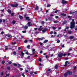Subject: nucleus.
Here are the masks:
<instances>
[{
    "instance_id": "nucleus-53",
    "label": "nucleus",
    "mask_w": 77,
    "mask_h": 77,
    "mask_svg": "<svg viewBox=\"0 0 77 77\" xmlns=\"http://www.w3.org/2000/svg\"><path fill=\"white\" fill-rule=\"evenodd\" d=\"M33 72H30V74L31 75H32L33 74Z\"/></svg>"
},
{
    "instance_id": "nucleus-13",
    "label": "nucleus",
    "mask_w": 77,
    "mask_h": 77,
    "mask_svg": "<svg viewBox=\"0 0 77 77\" xmlns=\"http://www.w3.org/2000/svg\"><path fill=\"white\" fill-rule=\"evenodd\" d=\"M21 54L22 56L23 57H24V53L23 51L21 52Z\"/></svg>"
},
{
    "instance_id": "nucleus-61",
    "label": "nucleus",
    "mask_w": 77,
    "mask_h": 77,
    "mask_svg": "<svg viewBox=\"0 0 77 77\" xmlns=\"http://www.w3.org/2000/svg\"><path fill=\"white\" fill-rule=\"evenodd\" d=\"M54 38V35H52L51 36V38Z\"/></svg>"
},
{
    "instance_id": "nucleus-62",
    "label": "nucleus",
    "mask_w": 77,
    "mask_h": 77,
    "mask_svg": "<svg viewBox=\"0 0 77 77\" xmlns=\"http://www.w3.org/2000/svg\"><path fill=\"white\" fill-rule=\"evenodd\" d=\"M1 75H4L3 72H2V73H1Z\"/></svg>"
},
{
    "instance_id": "nucleus-45",
    "label": "nucleus",
    "mask_w": 77,
    "mask_h": 77,
    "mask_svg": "<svg viewBox=\"0 0 77 77\" xmlns=\"http://www.w3.org/2000/svg\"><path fill=\"white\" fill-rule=\"evenodd\" d=\"M68 63V61H66L65 62V64H66V65H67V63Z\"/></svg>"
},
{
    "instance_id": "nucleus-51",
    "label": "nucleus",
    "mask_w": 77,
    "mask_h": 77,
    "mask_svg": "<svg viewBox=\"0 0 77 77\" xmlns=\"http://www.w3.org/2000/svg\"><path fill=\"white\" fill-rule=\"evenodd\" d=\"M53 31H51L50 32V34H53Z\"/></svg>"
},
{
    "instance_id": "nucleus-20",
    "label": "nucleus",
    "mask_w": 77,
    "mask_h": 77,
    "mask_svg": "<svg viewBox=\"0 0 77 77\" xmlns=\"http://www.w3.org/2000/svg\"><path fill=\"white\" fill-rule=\"evenodd\" d=\"M8 12L9 14H11V11L10 10H8Z\"/></svg>"
},
{
    "instance_id": "nucleus-52",
    "label": "nucleus",
    "mask_w": 77,
    "mask_h": 77,
    "mask_svg": "<svg viewBox=\"0 0 77 77\" xmlns=\"http://www.w3.org/2000/svg\"><path fill=\"white\" fill-rule=\"evenodd\" d=\"M9 74H6V76H9Z\"/></svg>"
},
{
    "instance_id": "nucleus-35",
    "label": "nucleus",
    "mask_w": 77,
    "mask_h": 77,
    "mask_svg": "<svg viewBox=\"0 0 77 77\" xmlns=\"http://www.w3.org/2000/svg\"><path fill=\"white\" fill-rule=\"evenodd\" d=\"M58 40L57 41V43H59L60 42V40H59V39H57Z\"/></svg>"
},
{
    "instance_id": "nucleus-57",
    "label": "nucleus",
    "mask_w": 77,
    "mask_h": 77,
    "mask_svg": "<svg viewBox=\"0 0 77 77\" xmlns=\"http://www.w3.org/2000/svg\"><path fill=\"white\" fill-rule=\"evenodd\" d=\"M14 66H17L18 65L17 64H14Z\"/></svg>"
},
{
    "instance_id": "nucleus-38",
    "label": "nucleus",
    "mask_w": 77,
    "mask_h": 77,
    "mask_svg": "<svg viewBox=\"0 0 77 77\" xmlns=\"http://www.w3.org/2000/svg\"><path fill=\"white\" fill-rule=\"evenodd\" d=\"M45 57L46 58H48L49 57V56H48V55H46Z\"/></svg>"
},
{
    "instance_id": "nucleus-48",
    "label": "nucleus",
    "mask_w": 77,
    "mask_h": 77,
    "mask_svg": "<svg viewBox=\"0 0 77 77\" xmlns=\"http://www.w3.org/2000/svg\"><path fill=\"white\" fill-rule=\"evenodd\" d=\"M30 57V56H28L27 57V59H29Z\"/></svg>"
},
{
    "instance_id": "nucleus-56",
    "label": "nucleus",
    "mask_w": 77,
    "mask_h": 77,
    "mask_svg": "<svg viewBox=\"0 0 77 77\" xmlns=\"http://www.w3.org/2000/svg\"><path fill=\"white\" fill-rule=\"evenodd\" d=\"M14 14V13H12L11 14V16H13Z\"/></svg>"
},
{
    "instance_id": "nucleus-23",
    "label": "nucleus",
    "mask_w": 77,
    "mask_h": 77,
    "mask_svg": "<svg viewBox=\"0 0 77 77\" xmlns=\"http://www.w3.org/2000/svg\"><path fill=\"white\" fill-rule=\"evenodd\" d=\"M68 18H70V20H72V19H71V18H72V17L71 16H68Z\"/></svg>"
},
{
    "instance_id": "nucleus-28",
    "label": "nucleus",
    "mask_w": 77,
    "mask_h": 77,
    "mask_svg": "<svg viewBox=\"0 0 77 77\" xmlns=\"http://www.w3.org/2000/svg\"><path fill=\"white\" fill-rule=\"evenodd\" d=\"M9 49H10V50H11L12 49V48H13V46H11L10 47H9Z\"/></svg>"
},
{
    "instance_id": "nucleus-5",
    "label": "nucleus",
    "mask_w": 77,
    "mask_h": 77,
    "mask_svg": "<svg viewBox=\"0 0 77 77\" xmlns=\"http://www.w3.org/2000/svg\"><path fill=\"white\" fill-rule=\"evenodd\" d=\"M5 37L7 39H9L11 38V35H8V34H7L5 35Z\"/></svg>"
},
{
    "instance_id": "nucleus-46",
    "label": "nucleus",
    "mask_w": 77,
    "mask_h": 77,
    "mask_svg": "<svg viewBox=\"0 0 77 77\" xmlns=\"http://www.w3.org/2000/svg\"><path fill=\"white\" fill-rule=\"evenodd\" d=\"M69 51H72V48L69 49Z\"/></svg>"
},
{
    "instance_id": "nucleus-49",
    "label": "nucleus",
    "mask_w": 77,
    "mask_h": 77,
    "mask_svg": "<svg viewBox=\"0 0 77 77\" xmlns=\"http://www.w3.org/2000/svg\"><path fill=\"white\" fill-rule=\"evenodd\" d=\"M29 41L31 42H33V40H29Z\"/></svg>"
},
{
    "instance_id": "nucleus-64",
    "label": "nucleus",
    "mask_w": 77,
    "mask_h": 77,
    "mask_svg": "<svg viewBox=\"0 0 77 77\" xmlns=\"http://www.w3.org/2000/svg\"><path fill=\"white\" fill-rule=\"evenodd\" d=\"M39 65L40 66H42V64H41V63H39Z\"/></svg>"
},
{
    "instance_id": "nucleus-41",
    "label": "nucleus",
    "mask_w": 77,
    "mask_h": 77,
    "mask_svg": "<svg viewBox=\"0 0 77 77\" xmlns=\"http://www.w3.org/2000/svg\"><path fill=\"white\" fill-rule=\"evenodd\" d=\"M13 54H14V55H16V54H17V52H13Z\"/></svg>"
},
{
    "instance_id": "nucleus-3",
    "label": "nucleus",
    "mask_w": 77,
    "mask_h": 77,
    "mask_svg": "<svg viewBox=\"0 0 77 77\" xmlns=\"http://www.w3.org/2000/svg\"><path fill=\"white\" fill-rule=\"evenodd\" d=\"M11 6L12 7H18V4L16 3L15 4H11Z\"/></svg>"
},
{
    "instance_id": "nucleus-19",
    "label": "nucleus",
    "mask_w": 77,
    "mask_h": 77,
    "mask_svg": "<svg viewBox=\"0 0 77 77\" xmlns=\"http://www.w3.org/2000/svg\"><path fill=\"white\" fill-rule=\"evenodd\" d=\"M41 24H45V22L44 21H42L41 22Z\"/></svg>"
},
{
    "instance_id": "nucleus-36",
    "label": "nucleus",
    "mask_w": 77,
    "mask_h": 77,
    "mask_svg": "<svg viewBox=\"0 0 77 77\" xmlns=\"http://www.w3.org/2000/svg\"><path fill=\"white\" fill-rule=\"evenodd\" d=\"M26 20H30V19H29V17H26Z\"/></svg>"
},
{
    "instance_id": "nucleus-40",
    "label": "nucleus",
    "mask_w": 77,
    "mask_h": 77,
    "mask_svg": "<svg viewBox=\"0 0 77 77\" xmlns=\"http://www.w3.org/2000/svg\"><path fill=\"white\" fill-rule=\"evenodd\" d=\"M29 53V52L26 51L25 52L26 54H28Z\"/></svg>"
},
{
    "instance_id": "nucleus-63",
    "label": "nucleus",
    "mask_w": 77,
    "mask_h": 77,
    "mask_svg": "<svg viewBox=\"0 0 77 77\" xmlns=\"http://www.w3.org/2000/svg\"><path fill=\"white\" fill-rule=\"evenodd\" d=\"M40 53L41 54L42 53V51H40Z\"/></svg>"
},
{
    "instance_id": "nucleus-55",
    "label": "nucleus",
    "mask_w": 77,
    "mask_h": 77,
    "mask_svg": "<svg viewBox=\"0 0 77 77\" xmlns=\"http://www.w3.org/2000/svg\"><path fill=\"white\" fill-rule=\"evenodd\" d=\"M42 44H43V43H42L41 42V43H40V45H42Z\"/></svg>"
},
{
    "instance_id": "nucleus-50",
    "label": "nucleus",
    "mask_w": 77,
    "mask_h": 77,
    "mask_svg": "<svg viewBox=\"0 0 77 77\" xmlns=\"http://www.w3.org/2000/svg\"><path fill=\"white\" fill-rule=\"evenodd\" d=\"M30 48V45H28L27 46V48Z\"/></svg>"
},
{
    "instance_id": "nucleus-60",
    "label": "nucleus",
    "mask_w": 77,
    "mask_h": 77,
    "mask_svg": "<svg viewBox=\"0 0 77 77\" xmlns=\"http://www.w3.org/2000/svg\"><path fill=\"white\" fill-rule=\"evenodd\" d=\"M66 29H67V30L68 29H69V27L67 26V27H66Z\"/></svg>"
},
{
    "instance_id": "nucleus-32",
    "label": "nucleus",
    "mask_w": 77,
    "mask_h": 77,
    "mask_svg": "<svg viewBox=\"0 0 77 77\" xmlns=\"http://www.w3.org/2000/svg\"><path fill=\"white\" fill-rule=\"evenodd\" d=\"M5 63V61H4V60L2 61V64H4V63Z\"/></svg>"
},
{
    "instance_id": "nucleus-59",
    "label": "nucleus",
    "mask_w": 77,
    "mask_h": 77,
    "mask_svg": "<svg viewBox=\"0 0 77 77\" xmlns=\"http://www.w3.org/2000/svg\"><path fill=\"white\" fill-rule=\"evenodd\" d=\"M57 11H56L54 12V13H55V14H57Z\"/></svg>"
},
{
    "instance_id": "nucleus-30",
    "label": "nucleus",
    "mask_w": 77,
    "mask_h": 77,
    "mask_svg": "<svg viewBox=\"0 0 77 77\" xmlns=\"http://www.w3.org/2000/svg\"><path fill=\"white\" fill-rule=\"evenodd\" d=\"M67 21L66 20H64V21H63V24H65V23H66Z\"/></svg>"
},
{
    "instance_id": "nucleus-39",
    "label": "nucleus",
    "mask_w": 77,
    "mask_h": 77,
    "mask_svg": "<svg viewBox=\"0 0 77 77\" xmlns=\"http://www.w3.org/2000/svg\"><path fill=\"white\" fill-rule=\"evenodd\" d=\"M27 40H26L24 41V43H27Z\"/></svg>"
},
{
    "instance_id": "nucleus-11",
    "label": "nucleus",
    "mask_w": 77,
    "mask_h": 77,
    "mask_svg": "<svg viewBox=\"0 0 77 77\" xmlns=\"http://www.w3.org/2000/svg\"><path fill=\"white\" fill-rule=\"evenodd\" d=\"M57 68H58V65L56 64L54 66V68L55 69H57Z\"/></svg>"
},
{
    "instance_id": "nucleus-31",
    "label": "nucleus",
    "mask_w": 77,
    "mask_h": 77,
    "mask_svg": "<svg viewBox=\"0 0 77 77\" xmlns=\"http://www.w3.org/2000/svg\"><path fill=\"white\" fill-rule=\"evenodd\" d=\"M42 30V28H39L38 29V31H41V30Z\"/></svg>"
},
{
    "instance_id": "nucleus-8",
    "label": "nucleus",
    "mask_w": 77,
    "mask_h": 77,
    "mask_svg": "<svg viewBox=\"0 0 77 77\" xmlns=\"http://www.w3.org/2000/svg\"><path fill=\"white\" fill-rule=\"evenodd\" d=\"M67 73L68 75H72V72H70L69 71H68L67 72Z\"/></svg>"
},
{
    "instance_id": "nucleus-34",
    "label": "nucleus",
    "mask_w": 77,
    "mask_h": 77,
    "mask_svg": "<svg viewBox=\"0 0 77 77\" xmlns=\"http://www.w3.org/2000/svg\"><path fill=\"white\" fill-rule=\"evenodd\" d=\"M38 60L39 61V62H41V60H42V59L41 58H39Z\"/></svg>"
},
{
    "instance_id": "nucleus-2",
    "label": "nucleus",
    "mask_w": 77,
    "mask_h": 77,
    "mask_svg": "<svg viewBox=\"0 0 77 77\" xmlns=\"http://www.w3.org/2000/svg\"><path fill=\"white\" fill-rule=\"evenodd\" d=\"M66 53H64L63 54V53L62 52H60L58 54V57H65L66 56Z\"/></svg>"
},
{
    "instance_id": "nucleus-29",
    "label": "nucleus",
    "mask_w": 77,
    "mask_h": 77,
    "mask_svg": "<svg viewBox=\"0 0 77 77\" xmlns=\"http://www.w3.org/2000/svg\"><path fill=\"white\" fill-rule=\"evenodd\" d=\"M51 6V5L50 4H48L47 5V8H49V7Z\"/></svg>"
},
{
    "instance_id": "nucleus-58",
    "label": "nucleus",
    "mask_w": 77,
    "mask_h": 77,
    "mask_svg": "<svg viewBox=\"0 0 77 77\" xmlns=\"http://www.w3.org/2000/svg\"><path fill=\"white\" fill-rule=\"evenodd\" d=\"M54 35H56L57 34V32H54Z\"/></svg>"
},
{
    "instance_id": "nucleus-7",
    "label": "nucleus",
    "mask_w": 77,
    "mask_h": 77,
    "mask_svg": "<svg viewBox=\"0 0 77 77\" xmlns=\"http://www.w3.org/2000/svg\"><path fill=\"white\" fill-rule=\"evenodd\" d=\"M68 1H65V0H62V3L63 4H66Z\"/></svg>"
},
{
    "instance_id": "nucleus-9",
    "label": "nucleus",
    "mask_w": 77,
    "mask_h": 77,
    "mask_svg": "<svg viewBox=\"0 0 77 77\" xmlns=\"http://www.w3.org/2000/svg\"><path fill=\"white\" fill-rule=\"evenodd\" d=\"M12 23L13 24H15L16 23V21H15V20H13L12 21Z\"/></svg>"
},
{
    "instance_id": "nucleus-33",
    "label": "nucleus",
    "mask_w": 77,
    "mask_h": 77,
    "mask_svg": "<svg viewBox=\"0 0 77 77\" xmlns=\"http://www.w3.org/2000/svg\"><path fill=\"white\" fill-rule=\"evenodd\" d=\"M52 29H53V30H56V27L54 26L52 27Z\"/></svg>"
},
{
    "instance_id": "nucleus-44",
    "label": "nucleus",
    "mask_w": 77,
    "mask_h": 77,
    "mask_svg": "<svg viewBox=\"0 0 77 77\" xmlns=\"http://www.w3.org/2000/svg\"><path fill=\"white\" fill-rule=\"evenodd\" d=\"M12 44L13 45H15L16 44V43L15 42H14L13 43H12Z\"/></svg>"
},
{
    "instance_id": "nucleus-37",
    "label": "nucleus",
    "mask_w": 77,
    "mask_h": 77,
    "mask_svg": "<svg viewBox=\"0 0 77 77\" xmlns=\"http://www.w3.org/2000/svg\"><path fill=\"white\" fill-rule=\"evenodd\" d=\"M8 64L9 65H11V64H12V62L9 61L8 62Z\"/></svg>"
},
{
    "instance_id": "nucleus-12",
    "label": "nucleus",
    "mask_w": 77,
    "mask_h": 77,
    "mask_svg": "<svg viewBox=\"0 0 77 77\" xmlns=\"http://www.w3.org/2000/svg\"><path fill=\"white\" fill-rule=\"evenodd\" d=\"M47 71H48V72H51V71H52V70H51V69H48V70H47Z\"/></svg>"
},
{
    "instance_id": "nucleus-24",
    "label": "nucleus",
    "mask_w": 77,
    "mask_h": 77,
    "mask_svg": "<svg viewBox=\"0 0 77 77\" xmlns=\"http://www.w3.org/2000/svg\"><path fill=\"white\" fill-rule=\"evenodd\" d=\"M24 29H28V26H24Z\"/></svg>"
},
{
    "instance_id": "nucleus-16",
    "label": "nucleus",
    "mask_w": 77,
    "mask_h": 77,
    "mask_svg": "<svg viewBox=\"0 0 77 77\" xmlns=\"http://www.w3.org/2000/svg\"><path fill=\"white\" fill-rule=\"evenodd\" d=\"M7 70H8V71L11 70V68H10V67L7 66Z\"/></svg>"
},
{
    "instance_id": "nucleus-14",
    "label": "nucleus",
    "mask_w": 77,
    "mask_h": 77,
    "mask_svg": "<svg viewBox=\"0 0 77 77\" xmlns=\"http://www.w3.org/2000/svg\"><path fill=\"white\" fill-rule=\"evenodd\" d=\"M68 33L69 34H71V30H68Z\"/></svg>"
},
{
    "instance_id": "nucleus-54",
    "label": "nucleus",
    "mask_w": 77,
    "mask_h": 77,
    "mask_svg": "<svg viewBox=\"0 0 77 77\" xmlns=\"http://www.w3.org/2000/svg\"><path fill=\"white\" fill-rule=\"evenodd\" d=\"M34 73L35 74H37V72H34Z\"/></svg>"
},
{
    "instance_id": "nucleus-26",
    "label": "nucleus",
    "mask_w": 77,
    "mask_h": 77,
    "mask_svg": "<svg viewBox=\"0 0 77 77\" xmlns=\"http://www.w3.org/2000/svg\"><path fill=\"white\" fill-rule=\"evenodd\" d=\"M5 50H7L8 49V46H5Z\"/></svg>"
},
{
    "instance_id": "nucleus-21",
    "label": "nucleus",
    "mask_w": 77,
    "mask_h": 77,
    "mask_svg": "<svg viewBox=\"0 0 77 77\" xmlns=\"http://www.w3.org/2000/svg\"><path fill=\"white\" fill-rule=\"evenodd\" d=\"M32 50V53H33V54H35V49H33Z\"/></svg>"
},
{
    "instance_id": "nucleus-47",
    "label": "nucleus",
    "mask_w": 77,
    "mask_h": 77,
    "mask_svg": "<svg viewBox=\"0 0 77 77\" xmlns=\"http://www.w3.org/2000/svg\"><path fill=\"white\" fill-rule=\"evenodd\" d=\"M22 76H23V77H25V75H24V73H22Z\"/></svg>"
},
{
    "instance_id": "nucleus-27",
    "label": "nucleus",
    "mask_w": 77,
    "mask_h": 77,
    "mask_svg": "<svg viewBox=\"0 0 77 77\" xmlns=\"http://www.w3.org/2000/svg\"><path fill=\"white\" fill-rule=\"evenodd\" d=\"M22 32L23 33H26V30L23 31Z\"/></svg>"
},
{
    "instance_id": "nucleus-15",
    "label": "nucleus",
    "mask_w": 77,
    "mask_h": 77,
    "mask_svg": "<svg viewBox=\"0 0 77 77\" xmlns=\"http://www.w3.org/2000/svg\"><path fill=\"white\" fill-rule=\"evenodd\" d=\"M61 15H62V16H64V17H65L66 16V14H64L63 13H62L61 14Z\"/></svg>"
},
{
    "instance_id": "nucleus-4",
    "label": "nucleus",
    "mask_w": 77,
    "mask_h": 77,
    "mask_svg": "<svg viewBox=\"0 0 77 77\" xmlns=\"http://www.w3.org/2000/svg\"><path fill=\"white\" fill-rule=\"evenodd\" d=\"M42 32L44 33V32H48V29L46 27H45L44 29L42 30Z\"/></svg>"
},
{
    "instance_id": "nucleus-42",
    "label": "nucleus",
    "mask_w": 77,
    "mask_h": 77,
    "mask_svg": "<svg viewBox=\"0 0 77 77\" xmlns=\"http://www.w3.org/2000/svg\"><path fill=\"white\" fill-rule=\"evenodd\" d=\"M54 23H58V21H54Z\"/></svg>"
},
{
    "instance_id": "nucleus-22",
    "label": "nucleus",
    "mask_w": 77,
    "mask_h": 77,
    "mask_svg": "<svg viewBox=\"0 0 77 77\" xmlns=\"http://www.w3.org/2000/svg\"><path fill=\"white\" fill-rule=\"evenodd\" d=\"M48 40H45L44 41V43H47V42H48Z\"/></svg>"
},
{
    "instance_id": "nucleus-10",
    "label": "nucleus",
    "mask_w": 77,
    "mask_h": 77,
    "mask_svg": "<svg viewBox=\"0 0 77 77\" xmlns=\"http://www.w3.org/2000/svg\"><path fill=\"white\" fill-rule=\"evenodd\" d=\"M68 75V73H65L64 74V77H67V76Z\"/></svg>"
},
{
    "instance_id": "nucleus-25",
    "label": "nucleus",
    "mask_w": 77,
    "mask_h": 77,
    "mask_svg": "<svg viewBox=\"0 0 77 77\" xmlns=\"http://www.w3.org/2000/svg\"><path fill=\"white\" fill-rule=\"evenodd\" d=\"M35 9V10H38V9H39V8H38V6H37L36 7Z\"/></svg>"
},
{
    "instance_id": "nucleus-1",
    "label": "nucleus",
    "mask_w": 77,
    "mask_h": 77,
    "mask_svg": "<svg viewBox=\"0 0 77 77\" xmlns=\"http://www.w3.org/2000/svg\"><path fill=\"white\" fill-rule=\"evenodd\" d=\"M72 22L71 23L70 29H73L75 27V22L74 20H72Z\"/></svg>"
},
{
    "instance_id": "nucleus-18",
    "label": "nucleus",
    "mask_w": 77,
    "mask_h": 77,
    "mask_svg": "<svg viewBox=\"0 0 77 77\" xmlns=\"http://www.w3.org/2000/svg\"><path fill=\"white\" fill-rule=\"evenodd\" d=\"M74 38V36H71L69 38H70V39H73V38Z\"/></svg>"
},
{
    "instance_id": "nucleus-6",
    "label": "nucleus",
    "mask_w": 77,
    "mask_h": 77,
    "mask_svg": "<svg viewBox=\"0 0 77 77\" xmlns=\"http://www.w3.org/2000/svg\"><path fill=\"white\" fill-rule=\"evenodd\" d=\"M28 27H30V26H32L33 25L31 24V22H28Z\"/></svg>"
},
{
    "instance_id": "nucleus-43",
    "label": "nucleus",
    "mask_w": 77,
    "mask_h": 77,
    "mask_svg": "<svg viewBox=\"0 0 77 77\" xmlns=\"http://www.w3.org/2000/svg\"><path fill=\"white\" fill-rule=\"evenodd\" d=\"M21 49V48L20 47H19L18 48V50H20Z\"/></svg>"
},
{
    "instance_id": "nucleus-17",
    "label": "nucleus",
    "mask_w": 77,
    "mask_h": 77,
    "mask_svg": "<svg viewBox=\"0 0 77 77\" xmlns=\"http://www.w3.org/2000/svg\"><path fill=\"white\" fill-rule=\"evenodd\" d=\"M19 17L20 18V19H22L23 18V17L19 15Z\"/></svg>"
}]
</instances>
